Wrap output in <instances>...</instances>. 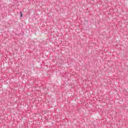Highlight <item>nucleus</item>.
I'll use <instances>...</instances> for the list:
<instances>
[{
	"mask_svg": "<svg viewBox=\"0 0 128 128\" xmlns=\"http://www.w3.org/2000/svg\"><path fill=\"white\" fill-rule=\"evenodd\" d=\"M20 18H22V12H20Z\"/></svg>",
	"mask_w": 128,
	"mask_h": 128,
	"instance_id": "1",
	"label": "nucleus"
}]
</instances>
